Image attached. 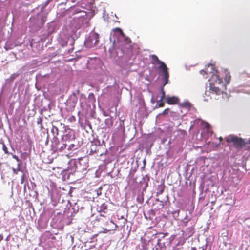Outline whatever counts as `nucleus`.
<instances>
[{"label":"nucleus","mask_w":250,"mask_h":250,"mask_svg":"<svg viewBox=\"0 0 250 250\" xmlns=\"http://www.w3.org/2000/svg\"><path fill=\"white\" fill-rule=\"evenodd\" d=\"M209 91L211 94L214 95L216 99H222L224 100H228L229 95L223 91L224 84L221 79H218L216 75H214L211 80Z\"/></svg>","instance_id":"1"},{"label":"nucleus","mask_w":250,"mask_h":250,"mask_svg":"<svg viewBox=\"0 0 250 250\" xmlns=\"http://www.w3.org/2000/svg\"><path fill=\"white\" fill-rule=\"evenodd\" d=\"M225 140L229 144H232L236 149H243L250 152V139L246 141L241 137L231 134L225 137Z\"/></svg>","instance_id":"2"},{"label":"nucleus","mask_w":250,"mask_h":250,"mask_svg":"<svg viewBox=\"0 0 250 250\" xmlns=\"http://www.w3.org/2000/svg\"><path fill=\"white\" fill-rule=\"evenodd\" d=\"M151 57L154 62H156L160 64L158 69L163 73L164 85L167 84L169 82V73L168 72V68L166 64L161 61L159 60L156 55H152Z\"/></svg>","instance_id":"3"},{"label":"nucleus","mask_w":250,"mask_h":250,"mask_svg":"<svg viewBox=\"0 0 250 250\" xmlns=\"http://www.w3.org/2000/svg\"><path fill=\"white\" fill-rule=\"evenodd\" d=\"M200 73L203 76L205 74H211V77L209 79L210 85L211 82V80L214 75H216L218 79H220L218 75V72L217 70L216 69L214 65L212 64H208V66L205 68V70H200Z\"/></svg>","instance_id":"4"},{"label":"nucleus","mask_w":250,"mask_h":250,"mask_svg":"<svg viewBox=\"0 0 250 250\" xmlns=\"http://www.w3.org/2000/svg\"><path fill=\"white\" fill-rule=\"evenodd\" d=\"M104 218H105L106 220V225H112V227H107L105 228V230L107 231H109L111 230H116V228L118 227L117 225H116L112 221L111 219L109 218V217H107L105 215H104L103 214H100L99 215V218L98 220L100 222H104Z\"/></svg>","instance_id":"5"},{"label":"nucleus","mask_w":250,"mask_h":250,"mask_svg":"<svg viewBox=\"0 0 250 250\" xmlns=\"http://www.w3.org/2000/svg\"><path fill=\"white\" fill-rule=\"evenodd\" d=\"M112 31L114 33H118L119 36L122 37L124 39V41L125 42V43L128 44L131 43V41L130 39L125 35L123 30L121 28L118 27L114 28L112 30Z\"/></svg>","instance_id":"6"},{"label":"nucleus","mask_w":250,"mask_h":250,"mask_svg":"<svg viewBox=\"0 0 250 250\" xmlns=\"http://www.w3.org/2000/svg\"><path fill=\"white\" fill-rule=\"evenodd\" d=\"M180 99L177 96H167L165 98V102L170 105L178 104Z\"/></svg>","instance_id":"7"},{"label":"nucleus","mask_w":250,"mask_h":250,"mask_svg":"<svg viewBox=\"0 0 250 250\" xmlns=\"http://www.w3.org/2000/svg\"><path fill=\"white\" fill-rule=\"evenodd\" d=\"M194 229L193 227H191L187 228L185 231H183V235L184 237L187 239L190 237H191L194 233Z\"/></svg>","instance_id":"8"},{"label":"nucleus","mask_w":250,"mask_h":250,"mask_svg":"<svg viewBox=\"0 0 250 250\" xmlns=\"http://www.w3.org/2000/svg\"><path fill=\"white\" fill-rule=\"evenodd\" d=\"M240 80L244 82V84L249 85L250 82V74L246 73H242L240 76Z\"/></svg>","instance_id":"9"},{"label":"nucleus","mask_w":250,"mask_h":250,"mask_svg":"<svg viewBox=\"0 0 250 250\" xmlns=\"http://www.w3.org/2000/svg\"><path fill=\"white\" fill-rule=\"evenodd\" d=\"M89 39L93 44L95 45L99 42V36L97 34L94 33L90 36Z\"/></svg>","instance_id":"10"},{"label":"nucleus","mask_w":250,"mask_h":250,"mask_svg":"<svg viewBox=\"0 0 250 250\" xmlns=\"http://www.w3.org/2000/svg\"><path fill=\"white\" fill-rule=\"evenodd\" d=\"M178 105L181 108H185L188 109H189L191 106V103H189L188 101H184L182 103H179Z\"/></svg>","instance_id":"11"},{"label":"nucleus","mask_w":250,"mask_h":250,"mask_svg":"<svg viewBox=\"0 0 250 250\" xmlns=\"http://www.w3.org/2000/svg\"><path fill=\"white\" fill-rule=\"evenodd\" d=\"M38 17L40 18L39 24L42 25L46 21L47 16L44 14H40L38 15Z\"/></svg>","instance_id":"12"},{"label":"nucleus","mask_w":250,"mask_h":250,"mask_svg":"<svg viewBox=\"0 0 250 250\" xmlns=\"http://www.w3.org/2000/svg\"><path fill=\"white\" fill-rule=\"evenodd\" d=\"M165 188V186L164 184L159 185L157 188V195H159L162 194L164 192Z\"/></svg>","instance_id":"13"},{"label":"nucleus","mask_w":250,"mask_h":250,"mask_svg":"<svg viewBox=\"0 0 250 250\" xmlns=\"http://www.w3.org/2000/svg\"><path fill=\"white\" fill-rule=\"evenodd\" d=\"M107 209V205L105 203H104L101 205L99 212H100V213H101V212L106 213V210Z\"/></svg>","instance_id":"14"},{"label":"nucleus","mask_w":250,"mask_h":250,"mask_svg":"<svg viewBox=\"0 0 250 250\" xmlns=\"http://www.w3.org/2000/svg\"><path fill=\"white\" fill-rule=\"evenodd\" d=\"M166 85H164V83L163 84V85L161 87V91L162 93V96L161 97L160 99L159 100V101H162L164 99H165V92L164 90V87Z\"/></svg>","instance_id":"15"},{"label":"nucleus","mask_w":250,"mask_h":250,"mask_svg":"<svg viewBox=\"0 0 250 250\" xmlns=\"http://www.w3.org/2000/svg\"><path fill=\"white\" fill-rule=\"evenodd\" d=\"M66 146H67L66 144H63L60 146H57L56 147V149L57 150H59L60 151H62L66 147Z\"/></svg>","instance_id":"16"},{"label":"nucleus","mask_w":250,"mask_h":250,"mask_svg":"<svg viewBox=\"0 0 250 250\" xmlns=\"http://www.w3.org/2000/svg\"><path fill=\"white\" fill-rule=\"evenodd\" d=\"M105 124L108 125V127L112 126L113 125V121L111 119H106L105 120Z\"/></svg>","instance_id":"17"},{"label":"nucleus","mask_w":250,"mask_h":250,"mask_svg":"<svg viewBox=\"0 0 250 250\" xmlns=\"http://www.w3.org/2000/svg\"><path fill=\"white\" fill-rule=\"evenodd\" d=\"M170 112V109L169 108H167L166 109H165L161 114L160 115H163V116H165L166 115H167L169 113V112Z\"/></svg>","instance_id":"18"},{"label":"nucleus","mask_w":250,"mask_h":250,"mask_svg":"<svg viewBox=\"0 0 250 250\" xmlns=\"http://www.w3.org/2000/svg\"><path fill=\"white\" fill-rule=\"evenodd\" d=\"M2 150L6 154H8V149L6 145L3 143H2Z\"/></svg>","instance_id":"19"},{"label":"nucleus","mask_w":250,"mask_h":250,"mask_svg":"<svg viewBox=\"0 0 250 250\" xmlns=\"http://www.w3.org/2000/svg\"><path fill=\"white\" fill-rule=\"evenodd\" d=\"M230 79V76L229 74L226 75L225 78V81L227 83H229V82Z\"/></svg>","instance_id":"20"},{"label":"nucleus","mask_w":250,"mask_h":250,"mask_svg":"<svg viewBox=\"0 0 250 250\" xmlns=\"http://www.w3.org/2000/svg\"><path fill=\"white\" fill-rule=\"evenodd\" d=\"M160 103L158 105V107H164L165 105L164 103H163L162 101H160Z\"/></svg>","instance_id":"21"},{"label":"nucleus","mask_w":250,"mask_h":250,"mask_svg":"<svg viewBox=\"0 0 250 250\" xmlns=\"http://www.w3.org/2000/svg\"><path fill=\"white\" fill-rule=\"evenodd\" d=\"M42 119L41 117H39L37 120V123L38 124L42 125Z\"/></svg>","instance_id":"22"},{"label":"nucleus","mask_w":250,"mask_h":250,"mask_svg":"<svg viewBox=\"0 0 250 250\" xmlns=\"http://www.w3.org/2000/svg\"><path fill=\"white\" fill-rule=\"evenodd\" d=\"M70 122L74 121L75 120V118L73 116H71L68 119Z\"/></svg>","instance_id":"23"},{"label":"nucleus","mask_w":250,"mask_h":250,"mask_svg":"<svg viewBox=\"0 0 250 250\" xmlns=\"http://www.w3.org/2000/svg\"><path fill=\"white\" fill-rule=\"evenodd\" d=\"M205 127L207 128L208 130H209L211 127L210 125L208 123H207L205 124Z\"/></svg>","instance_id":"24"},{"label":"nucleus","mask_w":250,"mask_h":250,"mask_svg":"<svg viewBox=\"0 0 250 250\" xmlns=\"http://www.w3.org/2000/svg\"><path fill=\"white\" fill-rule=\"evenodd\" d=\"M24 181V175L23 174L21 177V184L23 183Z\"/></svg>","instance_id":"25"},{"label":"nucleus","mask_w":250,"mask_h":250,"mask_svg":"<svg viewBox=\"0 0 250 250\" xmlns=\"http://www.w3.org/2000/svg\"><path fill=\"white\" fill-rule=\"evenodd\" d=\"M18 74H14L11 76L10 78L12 79H14L16 78L18 76Z\"/></svg>","instance_id":"26"},{"label":"nucleus","mask_w":250,"mask_h":250,"mask_svg":"<svg viewBox=\"0 0 250 250\" xmlns=\"http://www.w3.org/2000/svg\"><path fill=\"white\" fill-rule=\"evenodd\" d=\"M67 44V42L65 41L62 44V46H66Z\"/></svg>","instance_id":"27"},{"label":"nucleus","mask_w":250,"mask_h":250,"mask_svg":"<svg viewBox=\"0 0 250 250\" xmlns=\"http://www.w3.org/2000/svg\"><path fill=\"white\" fill-rule=\"evenodd\" d=\"M13 170V172L15 174H17V171L15 169H14V168Z\"/></svg>","instance_id":"28"},{"label":"nucleus","mask_w":250,"mask_h":250,"mask_svg":"<svg viewBox=\"0 0 250 250\" xmlns=\"http://www.w3.org/2000/svg\"><path fill=\"white\" fill-rule=\"evenodd\" d=\"M74 146H74V145H73V144H71V145H70V146H69L70 148L71 149V147L72 148V147H74Z\"/></svg>","instance_id":"29"},{"label":"nucleus","mask_w":250,"mask_h":250,"mask_svg":"<svg viewBox=\"0 0 250 250\" xmlns=\"http://www.w3.org/2000/svg\"><path fill=\"white\" fill-rule=\"evenodd\" d=\"M223 138H222V137H220L219 138V141H220V142H221V141H222L223 140Z\"/></svg>","instance_id":"30"},{"label":"nucleus","mask_w":250,"mask_h":250,"mask_svg":"<svg viewBox=\"0 0 250 250\" xmlns=\"http://www.w3.org/2000/svg\"><path fill=\"white\" fill-rule=\"evenodd\" d=\"M14 158H15V159L18 160V158H17V157L16 156H14Z\"/></svg>","instance_id":"31"}]
</instances>
